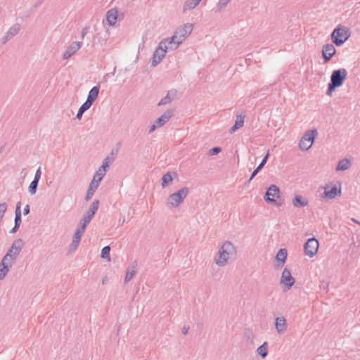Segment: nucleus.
I'll return each instance as SVG.
<instances>
[{
  "label": "nucleus",
  "instance_id": "f257e3e1",
  "mask_svg": "<svg viewBox=\"0 0 360 360\" xmlns=\"http://www.w3.org/2000/svg\"><path fill=\"white\" fill-rule=\"evenodd\" d=\"M236 254V246L231 242L226 241L219 247L217 255L214 257L215 264L219 266H224L229 259L235 257Z\"/></svg>",
  "mask_w": 360,
  "mask_h": 360
},
{
  "label": "nucleus",
  "instance_id": "f03ea898",
  "mask_svg": "<svg viewBox=\"0 0 360 360\" xmlns=\"http://www.w3.org/2000/svg\"><path fill=\"white\" fill-rule=\"evenodd\" d=\"M193 30L192 23H186L178 27L172 37L166 38L170 42V50L176 49Z\"/></svg>",
  "mask_w": 360,
  "mask_h": 360
},
{
  "label": "nucleus",
  "instance_id": "7ed1b4c3",
  "mask_svg": "<svg viewBox=\"0 0 360 360\" xmlns=\"http://www.w3.org/2000/svg\"><path fill=\"white\" fill-rule=\"evenodd\" d=\"M23 247L24 242L21 238L15 240L8 250L6 254L2 258V260H4V262H7L8 265H13L19 256Z\"/></svg>",
  "mask_w": 360,
  "mask_h": 360
},
{
  "label": "nucleus",
  "instance_id": "20e7f679",
  "mask_svg": "<svg viewBox=\"0 0 360 360\" xmlns=\"http://www.w3.org/2000/svg\"><path fill=\"white\" fill-rule=\"evenodd\" d=\"M167 50H170V42L167 39H164L159 43L153 53L151 62L153 67L157 66L162 60Z\"/></svg>",
  "mask_w": 360,
  "mask_h": 360
},
{
  "label": "nucleus",
  "instance_id": "39448f33",
  "mask_svg": "<svg viewBox=\"0 0 360 360\" xmlns=\"http://www.w3.org/2000/svg\"><path fill=\"white\" fill-rule=\"evenodd\" d=\"M349 30L341 25H339L332 32L331 39L337 46L342 45L350 37Z\"/></svg>",
  "mask_w": 360,
  "mask_h": 360
},
{
  "label": "nucleus",
  "instance_id": "423d86ee",
  "mask_svg": "<svg viewBox=\"0 0 360 360\" xmlns=\"http://www.w3.org/2000/svg\"><path fill=\"white\" fill-rule=\"evenodd\" d=\"M189 192L188 188L184 187L179 191L169 195L167 199L168 207H177L186 198Z\"/></svg>",
  "mask_w": 360,
  "mask_h": 360
},
{
  "label": "nucleus",
  "instance_id": "0eeeda50",
  "mask_svg": "<svg viewBox=\"0 0 360 360\" xmlns=\"http://www.w3.org/2000/svg\"><path fill=\"white\" fill-rule=\"evenodd\" d=\"M318 135L316 129H311L306 131L299 142V148L302 150H308L313 145V143Z\"/></svg>",
  "mask_w": 360,
  "mask_h": 360
},
{
  "label": "nucleus",
  "instance_id": "6e6552de",
  "mask_svg": "<svg viewBox=\"0 0 360 360\" xmlns=\"http://www.w3.org/2000/svg\"><path fill=\"white\" fill-rule=\"evenodd\" d=\"M347 76V72L345 68L335 70L331 74L330 83L338 88L343 84Z\"/></svg>",
  "mask_w": 360,
  "mask_h": 360
},
{
  "label": "nucleus",
  "instance_id": "1a4fd4ad",
  "mask_svg": "<svg viewBox=\"0 0 360 360\" xmlns=\"http://www.w3.org/2000/svg\"><path fill=\"white\" fill-rule=\"evenodd\" d=\"M319 243L316 238H311L307 240L304 245L305 255L312 257L318 252Z\"/></svg>",
  "mask_w": 360,
  "mask_h": 360
},
{
  "label": "nucleus",
  "instance_id": "9d476101",
  "mask_svg": "<svg viewBox=\"0 0 360 360\" xmlns=\"http://www.w3.org/2000/svg\"><path fill=\"white\" fill-rule=\"evenodd\" d=\"M279 188L277 186L272 184L268 188L264 195V199L266 201L269 202H276L275 198H279Z\"/></svg>",
  "mask_w": 360,
  "mask_h": 360
},
{
  "label": "nucleus",
  "instance_id": "9b49d317",
  "mask_svg": "<svg viewBox=\"0 0 360 360\" xmlns=\"http://www.w3.org/2000/svg\"><path fill=\"white\" fill-rule=\"evenodd\" d=\"M295 283V278L292 276L291 272L287 268H285L283 271L281 284L286 286L288 289H290Z\"/></svg>",
  "mask_w": 360,
  "mask_h": 360
},
{
  "label": "nucleus",
  "instance_id": "f8f14e48",
  "mask_svg": "<svg viewBox=\"0 0 360 360\" xmlns=\"http://www.w3.org/2000/svg\"><path fill=\"white\" fill-rule=\"evenodd\" d=\"M82 43L80 41H73L71 43L65 51L63 58L64 60L69 59L72 55H74L82 46Z\"/></svg>",
  "mask_w": 360,
  "mask_h": 360
},
{
  "label": "nucleus",
  "instance_id": "ddd939ff",
  "mask_svg": "<svg viewBox=\"0 0 360 360\" xmlns=\"http://www.w3.org/2000/svg\"><path fill=\"white\" fill-rule=\"evenodd\" d=\"M336 49L331 44H327L323 46L322 56L325 63L328 62L335 54Z\"/></svg>",
  "mask_w": 360,
  "mask_h": 360
},
{
  "label": "nucleus",
  "instance_id": "4468645a",
  "mask_svg": "<svg viewBox=\"0 0 360 360\" xmlns=\"http://www.w3.org/2000/svg\"><path fill=\"white\" fill-rule=\"evenodd\" d=\"M275 329L278 334H283L288 328L287 320L283 316H278L275 319Z\"/></svg>",
  "mask_w": 360,
  "mask_h": 360
},
{
  "label": "nucleus",
  "instance_id": "2eb2a0df",
  "mask_svg": "<svg viewBox=\"0 0 360 360\" xmlns=\"http://www.w3.org/2000/svg\"><path fill=\"white\" fill-rule=\"evenodd\" d=\"M176 96L177 90L174 89L169 90L166 96L160 101L158 105L161 106L171 103L174 100L176 99Z\"/></svg>",
  "mask_w": 360,
  "mask_h": 360
},
{
  "label": "nucleus",
  "instance_id": "dca6fc26",
  "mask_svg": "<svg viewBox=\"0 0 360 360\" xmlns=\"http://www.w3.org/2000/svg\"><path fill=\"white\" fill-rule=\"evenodd\" d=\"M174 110L172 109L167 110L160 117L155 120L157 125L160 127L165 125L173 116Z\"/></svg>",
  "mask_w": 360,
  "mask_h": 360
},
{
  "label": "nucleus",
  "instance_id": "f3484780",
  "mask_svg": "<svg viewBox=\"0 0 360 360\" xmlns=\"http://www.w3.org/2000/svg\"><path fill=\"white\" fill-rule=\"evenodd\" d=\"M324 196L328 199H333L338 195L341 194V189H338L336 186H333L331 188L326 187L324 191Z\"/></svg>",
  "mask_w": 360,
  "mask_h": 360
},
{
  "label": "nucleus",
  "instance_id": "a211bd4d",
  "mask_svg": "<svg viewBox=\"0 0 360 360\" xmlns=\"http://www.w3.org/2000/svg\"><path fill=\"white\" fill-rule=\"evenodd\" d=\"M99 184L98 183V181H96L95 179H93L89 186V188L86 194L85 200L86 201L89 200L92 198Z\"/></svg>",
  "mask_w": 360,
  "mask_h": 360
},
{
  "label": "nucleus",
  "instance_id": "6ab92c4d",
  "mask_svg": "<svg viewBox=\"0 0 360 360\" xmlns=\"http://www.w3.org/2000/svg\"><path fill=\"white\" fill-rule=\"evenodd\" d=\"M99 94V86L92 87L88 94L86 102L92 105L93 103L97 99Z\"/></svg>",
  "mask_w": 360,
  "mask_h": 360
},
{
  "label": "nucleus",
  "instance_id": "aec40b11",
  "mask_svg": "<svg viewBox=\"0 0 360 360\" xmlns=\"http://www.w3.org/2000/svg\"><path fill=\"white\" fill-rule=\"evenodd\" d=\"M117 11L112 8L106 13V20L110 25H115L117 19Z\"/></svg>",
  "mask_w": 360,
  "mask_h": 360
},
{
  "label": "nucleus",
  "instance_id": "412c9836",
  "mask_svg": "<svg viewBox=\"0 0 360 360\" xmlns=\"http://www.w3.org/2000/svg\"><path fill=\"white\" fill-rule=\"evenodd\" d=\"M292 202L295 207H303L308 205V200L301 195H296Z\"/></svg>",
  "mask_w": 360,
  "mask_h": 360
},
{
  "label": "nucleus",
  "instance_id": "4be33fe9",
  "mask_svg": "<svg viewBox=\"0 0 360 360\" xmlns=\"http://www.w3.org/2000/svg\"><path fill=\"white\" fill-rule=\"evenodd\" d=\"M352 162L349 160L344 158L338 162L336 167V171H345L350 168Z\"/></svg>",
  "mask_w": 360,
  "mask_h": 360
},
{
  "label": "nucleus",
  "instance_id": "5701e85b",
  "mask_svg": "<svg viewBox=\"0 0 360 360\" xmlns=\"http://www.w3.org/2000/svg\"><path fill=\"white\" fill-rule=\"evenodd\" d=\"M11 266L12 265H8L7 262H4V260H1L0 262V281L6 277Z\"/></svg>",
  "mask_w": 360,
  "mask_h": 360
},
{
  "label": "nucleus",
  "instance_id": "b1692460",
  "mask_svg": "<svg viewBox=\"0 0 360 360\" xmlns=\"http://www.w3.org/2000/svg\"><path fill=\"white\" fill-rule=\"evenodd\" d=\"M244 117L245 115H237L236 120L234 125L230 129V133H233L236 131L238 129L243 127L244 124Z\"/></svg>",
  "mask_w": 360,
  "mask_h": 360
},
{
  "label": "nucleus",
  "instance_id": "393cba45",
  "mask_svg": "<svg viewBox=\"0 0 360 360\" xmlns=\"http://www.w3.org/2000/svg\"><path fill=\"white\" fill-rule=\"evenodd\" d=\"M288 252L286 249L282 248L278 250L276 254V258L278 262H280V266H282L287 258Z\"/></svg>",
  "mask_w": 360,
  "mask_h": 360
},
{
  "label": "nucleus",
  "instance_id": "a878e982",
  "mask_svg": "<svg viewBox=\"0 0 360 360\" xmlns=\"http://www.w3.org/2000/svg\"><path fill=\"white\" fill-rule=\"evenodd\" d=\"M199 3L198 0H186L183 6V12L193 9Z\"/></svg>",
  "mask_w": 360,
  "mask_h": 360
},
{
  "label": "nucleus",
  "instance_id": "bb28decb",
  "mask_svg": "<svg viewBox=\"0 0 360 360\" xmlns=\"http://www.w3.org/2000/svg\"><path fill=\"white\" fill-rule=\"evenodd\" d=\"M257 354L262 359H264L268 355V342H264L261 346L257 349Z\"/></svg>",
  "mask_w": 360,
  "mask_h": 360
},
{
  "label": "nucleus",
  "instance_id": "cd10ccee",
  "mask_svg": "<svg viewBox=\"0 0 360 360\" xmlns=\"http://www.w3.org/2000/svg\"><path fill=\"white\" fill-rule=\"evenodd\" d=\"M21 30V25L20 23H15L10 27L6 32L8 35L12 39Z\"/></svg>",
  "mask_w": 360,
  "mask_h": 360
},
{
  "label": "nucleus",
  "instance_id": "c85d7f7f",
  "mask_svg": "<svg viewBox=\"0 0 360 360\" xmlns=\"http://www.w3.org/2000/svg\"><path fill=\"white\" fill-rule=\"evenodd\" d=\"M173 177L171 174V172H167L162 177V187L165 188L169 185V184L172 181Z\"/></svg>",
  "mask_w": 360,
  "mask_h": 360
},
{
  "label": "nucleus",
  "instance_id": "c756f323",
  "mask_svg": "<svg viewBox=\"0 0 360 360\" xmlns=\"http://www.w3.org/2000/svg\"><path fill=\"white\" fill-rule=\"evenodd\" d=\"M91 105L87 102H84L79 108L76 117L78 120H81L83 114L91 108Z\"/></svg>",
  "mask_w": 360,
  "mask_h": 360
},
{
  "label": "nucleus",
  "instance_id": "7c9ffc66",
  "mask_svg": "<svg viewBox=\"0 0 360 360\" xmlns=\"http://www.w3.org/2000/svg\"><path fill=\"white\" fill-rule=\"evenodd\" d=\"M115 160V158L113 157V153L112 152L110 153V155L107 156L103 162L102 165L100 167L102 168L103 171H107V169L109 167V164L110 162H112Z\"/></svg>",
  "mask_w": 360,
  "mask_h": 360
},
{
  "label": "nucleus",
  "instance_id": "2f4dec72",
  "mask_svg": "<svg viewBox=\"0 0 360 360\" xmlns=\"http://www.w3.org/2000/svg\"><path fill=\"white\" fill-rule=\"evenodd\" d=\"M135 267L134 266H129L124 278V283H128L129 281H130L133 276L135 275Z\"/></svg>",
  "mask_w": 360,
  "mask_h": 360
},
{
  "label": "nucleus",
  "instance_id": "473e14b6",
  "mask_svg": "<svg viewBox=\"0 0 360 360\" xmlns=\"http://www.w3.org/2000/svg\"><path fill=\"white\" fill-rule=\"evenodd\" d=\"M15 224H21V211H20V202H18L16 205L15 211Z\"/></svg>",
  "mask_w": 360,
  "mask_h": 360
},
{
  "label": "nucleus",
  "instance_id": "72a5a7b5",
  "mask_svg": "<svg viewBox=\"0 0 360 360\" xmlns=\"http://www.w3.org/2000/svg\"><path fill=\"white\" fill-rule=\"evenodd\" d=\"M110 247L108 245L105 246L101 250V257L103 259H106L108 262H110Z\"/></svg>",
  "mask_w": 360,
  "mask_h": 360
},
{
  "label": "nucleus",
  "instance_id": "f704fd0d",
  "mask_svg": "<svg viewBox=\"0 0 360 360\" xmlns=\"http://www.w3.org/2000/svg\"><path fill=\"white\" fill-rule=\"evenodd\" d=\"M105 173L106 171H103L102 168L99 167L98 169L96 172L93 179H95L96 181H98V183L100 184Z\"/></svg>",
  "mask_w": 360,
  "mask_h": 360
},
{
  "label": "nucleus",
  "instance_id": "c9c22d12",
  "mask_svg": "<svg viewBox=\"0 0 360 360\" xmlns=\"http://www.w3.org/2000/svg\"><path fill=\"white\" fill-rule=\"evenodd\" d=\"M99 206V200H95L91 205H90L89 208L88 209L87 212L92 214L93 215H95L96 211L98 209Z\"/></svg>",
  "mask_w": 360,
  "mask_h": 360
},
{
  "label": "nucleus",
  "instance_id": "e433bc0d",
  "mask_svg": "<svg viewBox=\"0 0 360 360\" xmlns=\"http://www.w3.org/2000/svg\"><path fill=\"white\" fill-rule=\"evenodd\" d=\"M38 184H39L38 181H35L34 179L32 181V182L30 183V184L28 187V191L31 195H34L36 193Z\"/></svg>",
  "mask_w": 360,
  "mask_h": 360
},
{
  "label": "nucleus",
  "instance_id": "4c0bfd02",
  "mask_svg": "<svg viewBox=\"0 0 360 360\" xmlns=\"http://www.w3.org/2000/svg\"><path fill=\"white\" fill-rule=\"evenodd\" d=\"M269 157V150H267V153L266 154V155L263 158L262 162H260V164L257 166V168L259 169H262L264 165H266L267 160H268V158Z\"/></svg>",
  "mask_w": 360,
  "mask_h": 360
},
{
  "label": "nucleus",
  "instance_id": "58836bf2",
  "mask_svg": "<svg viewBox=\"0 0 360 360\" xmlns=\"http://www.w3.org/2000/svg\"><path fill=\"white\" fill-rule=\"evenodd\" d=\"M80 240H79V239H76V238H72V241L70 244V250L72 251H75L79 246V245L80 243Z\"/></svg>",
  "mask_w": 360,
  "mask_h": 360
},
{
  "label": "nucleus",
  "instance_id": "ea45409f",
  "mask_svg": "<svg viewBox=\"0 0 360 360\" xmlns=\"http://www.w3.org/2000/svg\"><path fill=\"white\" fill-rule=\"evenodd\" d=\"M221 151V148L220 147H214L208 151V155L212 156V155H217Z\"/></svg>",
  "mask_w": 360,
  "mask_h": 360
},
{
  "label": "nucleus",
  "instance_id": "a19ab883",
  "mask_svg": "<svg viewBox=\"0 0 360 360\" xmlns=\"http://www.w3.org/2000/svg\"><path fill=\"white\" fill-rule=\"evenodd\" d=\"M89 224V223L88 221H84L82 219L78 224L77 228L83 231H85L86 227Z\"/></svg>",
  "mask_w": 360,
  "mask_h": 360
},
{
  "label": "nucleus",
  "instance_id": "79ce46f5",
  "mask_svg": "<svg viewBox=\"0 0 360 360\" xmlns=\"http://www.w3.org/2000/svg\"><path fill=\"white\" fill-rule=\"evenodd\" d=\"M84 231L77 228V229L75 230V234L73 236V238H76V239L81 240V238H82V235L84 234Z\"/></svg>",
  "mask_w": 360,
  "mask_h": 360
},
{
  "label": "nucleus",
  "instance_id": "37998d69",
  "mask_svg": "<svg viewBox=\"0 0 360 360\" xmlns=\"http://www.w3.org/2000/svg\"><path fill=\"white\" fill-rule=\"evenodd\" d=\"M94 215H93L92 214L88 212L87 211L85 212L84 217L82 218L83 220L84 221H88L89 223H90V221H91V219H93Z\"/></svg>",
  "mask_w": 360,
  "mask_h": 360
},
{
  "label": "nucleus",
  "instance_id": "c03bdc74",
  "mask_svg": "<svg viewBox=\"0 0 360 360\" xmlns=\"http://www.w3.org/2000/svg\"><path fill=\"white\" fill-rule=\"evenodd\" d=\"M338 88L337 86H334L333 84L329 83L328 84V89H327V91H326V94L328 96H331L332 95V93L333 91H335V89Z\"/></svg>",
  "mask_w": 360,
  "mask_h": 360
},
{
  "label": "nucleus",
  "instance_id": "a18cd8bd",
  "mask_svg": "<svg viewBox=\"0 0 360 360\" xmlns=\"http://www.w3.org/2000/svg\"><path fill=\"white\" fill-rule=\"evenodd\" d=\"M98 39V44H101V45L103 44V43H105L106 41V39H101V37L100 36V34L99 33H97L96 34L94 35V41H96Z\"/></svg>",
  "mask_w": 360,
  "mask_h": 360
},
{
  "label": "nucleus",
  "instance_id": "49530a36",
  "mask_svg": "<svg viewBox=\"0 0 360 360\" xmlns=\"http://www.w3.org/2000/svg\"><path fill=\"white\" fill-rule=\"evenodd\" d=\"M229 1H228V0H219L218 5H217L219 10H221L223 8H224L227 5Z\"/></svg>",
  "mask_w": 360,
  "mask_h": 360
},
{
  "label": "nucleus",
  "instance_id": "de8ad7c7",
  "mask_svg": "<svg viewBox=\"0 0 360 360\" xmlns=\"http://www.w3.org/2000/svg\"><path fill=\"white\" fill-rule=\"evenodd\" d=\"M260 171L257 167L252 172V174L250 175L249 179L248 180L247 183L245 184H249L252 179L257 174V173Z\"/></svg>",
  "mask_w": 360,
  "mask_h": 360
},
{
  "label": "nucleus",
  "instance_id": "09e8293b",
  "mask_svg": "<svg viewBox=\"0 0 360 360\" xmlns=\"http://www.w3.org/2000/svg\"><path fill=\"white\" fill-rule=\"evenodd\" d=\"M41 175V168L39 167L36 171V173H35V175L34 177V180L39 181Z\"/></svg>",
  "mask_w": 360,
  "mask_h": 360
},
{
  "label": "nucleus",
  "instance_id": "8fccbe9b",
  "mask_svg": "<svg viewBox=\"0 0 360 360\" xmlns=\"http://www.w3.org/2000/svg\"><path fill=\"white\" fill-rule=\"evenodd\" d=\"M88 32H89V27H84L82 29V32H81V37L82 39L85 37V36L87 34Z\"/></svg>",
  "mask_w": 360,
  "mask_h": 360
},
{
  "label": "nucleus",
  "instance_id": "3c124183",
  "mask_svg": "<svg viewBox=\"0 0 360 360\" xmlns=\"http://www.w3.org/2000/svg\"><path fill=\"white\" fill-rule=\"evenodd\" d=\"M11 38L8 35L7 33L2 37L1 42L2 44H6Z\"/></svg>",
  "mask_w": 360,
  "mask_h": 360
},
{
  "label": "nucleus",
  "instance_id": "603ef678",
  "mask_svg": "<svg viewBox=\"0 0 360 360\" xmlns=\"http://www.w3.org/2000/svg\"><path fill=\"white\" fill-rule=\"evenodd\" d=\"M159 127L157 124L155 122L153 124H152L149 129H148V134H152L155 129L156 128Z\"/></svg>",
  "mask_w": 360,
  "mask_h": 360
},
{
  "label": "nucleus",
  "instance_id": "864d4df0",
  "mask_svg": "<svg viewBox=\"0 0 360 360\" xmlns=\"http://www.w3.org/2000/svg\"><path fill=\"white\" fill-rule=\"evenodd\" d=\"M20 227V224H15L14 227L10 231L11 233H15Z\"/></svg>",
  "mask_w": 360,
  "mask_h": 360
},
{
  "label": "nucleus",
  "instance_id": "5fc2aeb1",
  "mask_svg": "<svg viewBox=\"0 0 360 360\" xmlns=\"http://www.w3.org/2000/svg\"><path fill=\"white\" fill-rule=\"evenodd\" d=\"M30 205H27L25 207L24 210H23V214H24V215H27V214L30 213Z\"/></svg>",
  "mask_w": 360,
  "mask_h": 360
},
{
  "label": "nucleus",
  "instance_id": "6e6d98bb",
  "mask_svg": "<svg viewBox=\"0 0 360 360\" xmlns=\"http://www.w3.org/2000/svg\"><path fill=\"white\" fill-rule=\"evenodd\" d=\"M188 330V328L184 327V328H183V329H182V333H183V334H184V335L187 334Z\"/></svg>",
  "mask_w": 360,
  "mask_h": 360
},
{
  "label": "nucleus",
  "instance_id": "4d7b16f0",
  "mask_svg": "<svg viewBox=\"0 0 360 360\" xmlns=\"http://www.w3.org/2000/svg\"><path fill=\"white\" fill-rule=\"evenodd\" d=\"M352 221H354V223H356V224H357L360 225V222H359L358 220H356V219H355L352 218Z\"/></svg>",
  "mask_w": 360,
  "mask_h": 360
},
{
  "label": "nucleus",
  "instance_id": "13d9d810",
  "mask_svg": "<svg viewBox=\"0 0 360 360\" xmlns=\"http://www.w3.org/2000/svg\"><path fill=\"white\" fill-rule=\"evenodd\" d=\"M107 280H108L107 276H105V277L103 278L102 283L104 284V283L106 282V281H107Z\"/></svg>",
  "mask_w": 360,
  "mask_h": 360
},
{
  "label": "nucleus",
  "instance_id": "bf43d9fd",
  "mask_svg": "<svg viewBox=\"0 0 360 360\" xmlns=\"http://www.w3.org/2000/svg\"><path fill=\"white\" fill-rule=\"evenodd\" d=\"M119 222H122L123 224L124 222V219H123L122 220H119Z\"/></svg>",
  "mask_w": 360,
  "mask_h": 360
},
{
  "label": "nucleus",
  "instance_id": "052dcab7",
  "mask_svg": "<svg viewBox=\"0 0 360 360\" xmlns=\"http://www.w3.org/2000/svg\"><path fill=\"white\" fill-rule=\"evenodd\" d=\"M119 222H122L123 224L124 222V219H123L122 220H119Z\"/></svg>",
  "mask_w": 360,
  "mask_h": 360
},
{
  "label": "nucleus",
  "instance_id": "680f3d73",
  "mask_svg": "<svg viewBox=\"0 0 360 360\" xmlns=\"http://www.w3.org/2000/svg\"><path fill=\"white\" fill-rule=\"evenodd\" d=\"M199 2L201 1V0H198Z\"/></svg>",
  "mask_w": 360,
  "mask_h": 360
}]
</instances>
